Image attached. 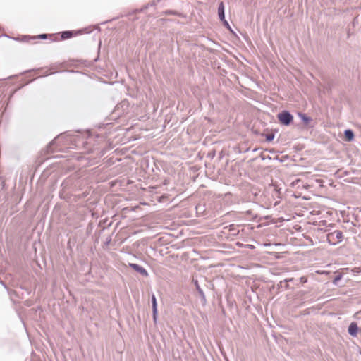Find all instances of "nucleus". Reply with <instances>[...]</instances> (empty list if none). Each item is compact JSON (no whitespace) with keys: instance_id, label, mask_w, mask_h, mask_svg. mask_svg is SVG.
I'll return each instance as SVG.
<instances>
[{"instance_id":"nucleus-1","label":"nucleus","mask_w":361,"mask_h":361,"mask_svg":"<svg viewBox=\"0 0 361 361\" xmlns=\"http://www.w3.org/2000/svg\"><path fill=\"white\" fill-rule=\"evenodd\" d=\"M342 239L343 233L339 230H335L327 235V240L331 245H336L339 243Z\"/></svg>"},{"instance_id":"nucleus-2","label":"nucleus","mask_w":361,"mask_h":361,"mask_svg":"<svg viewBox=\"0 0 361 361\" xmlns=\"http://www.w3.org/2000/svg\"><path fill=\"white\" fill-rule=\"evenodd\" d=\"M277 117H278L279 122L281 124H283L286 126L289 125L293 119V116L288 111H283L279 113L278 114Z\"/></svg>"},{"instance_id":"nucleus-3","label":"nucleus","mask_w":361,"mask_h":361,"mask_svg":"<svg viewBox=\"0 0 361 361\" xmlns=\"http://www.w3.org/2000/svg\"><path fill=\"white\" fill-rule=\"evenodd\" d=\"M129 266L133 268L134 270H135L136 271L140 273L142 275H144V276H147V271H146L145 269H144L143 267H140V265L137 264H130Z\"/></svg>"},{"instance_id":"nucleus-4","label":"nucleus","mask_w":361,"mask_h":361,"mask_svg":"<svg viewBox=\"0 0 361 361\" xmlns=\"http://www.w3.org/2000/svg\"><path fill=\"white\" fill-rule=\"evenodd\" d=\"M48 37V35L46 34H42L36 36H32V37H26L27 42L32 43V41H35L36 39H44Z\"/></svg>"},{"instance_id":"nucleus-5","label":"nucleus","mask_w":361,"mask_h":361,"mask_svg":"<svg viewBox=\"0 0 361 361\" xmlns=\"http://www.w3.org/2000/svg\"><path fill=\"white\" fill-rule=\"evenodd\" d=\"M348 332L352 336H355L357 332V326L356 323L352 322L348 327Z\"/></svg>"},{"instance_id":"nucleus-6","label":"nucleus","mask_w":361,"mask_h":361,"mask_svg":"<svg viewBox=\"0 0 361 361\" xmlns=\"http://www.w3.org/2000/svg\"><path fill=\"white\" fill-rule=\"evenodd\" d=\"M218 13L219 16L221 20H224L225 16H224V3L221 2L218 8Z\"/></svg>"},{"instance_id":"nucleus-7","label":"nucleus","mask_w":361,"mask_h":361,"mask_svg":"<svg viewBox=\"0 0 361 361\" xmlns=\"http://www.w3.org/2000/svg\"><path fill=\"white\" fill-rule=\"evenodd\" d=\"M344 134L347 141H351L354 138V134L351 130H346Z\"/></svg>"},{"instance_id":"nucleus-8","label":"nucleus","mask_w":361,"mask_h":361,"mask_svg":"<svg viewBox=\"0 0 361 361\" xmlns=\"http://www.w3.org/2000/svg\"><path fill=\"white\" fill-rule=\"evenodd\" d=\"M152 310L154 313H156V310H157V300L154 295L152 296Z\"/></svg>"},{"instance_id":"nucleus-9","label":"nucleus","mask_w":361,"mask_h":361,"mask_svg":"<svg viewBox=\"0 0 361 361\" xmlns=\"http://www.w3.org/2000/svg\"><path fill=\"white\" fill-rule=\"evenodd\" d=\"M299 116L306 124L309 123V122L311 121V118L306 116L305 114H300Z\"/></svg>"},{"instance_id":"nucleus-10","label":"nucleus","mask_w":361,"mask_h":361,"mask_svg":"<svg viewBox=\"0 0 361 361\" xmlns=\"http://www.w3.org/2000/svg\"><path fill=\"white\" fill-rule=\"evenodd\" d=\"M165 14L166 15H176V16H180L177 11H172V10H167L165 12Z\"/></svg>"},{"instance_id":"nucleus-11","label":"nucleus","mask_w":361,"mask_h":361,"mask_svg":"<svg viewBox=\"0 0 361 361\" xmlns=\"http://www.w3.org/2000/svg\"><path fill=\"white\" fill-rule=\"evenodd\" d=\"M274 137V135L273 134H269V135H267V137H266V140L269 142L273 140Z\"/></svg>"},{"instance_id":"nucleus-12","label":"nucleus","mask_w":361,"mask_h":361,"mask_svg":"<svg viewBox=\"0 0 361 361\" xmlns=\"http://www.w3.org/2000/svg\"><path fill=\"white\" fill-rule=\"evenodd\" d=\"M61 39H67L68 38V31L63 32L61 33Z\"/></svg>"},{"instance_id":"nucleus-13","label":"nucleus","mask_w":361,"mask_h":361,"mask_svg":"<svg viewBox=\"0 0 361 361\" xmlns=\"http://www.w3.org/2000/svg\"><path fill=\"white\" fill-rule=\"evenodd\" d=\"M222 21H223L224 26L226 27L228 29L231 30V27H230L228 23L225 19H224V20H222Z\"/></svg>"},{"instance_id":"nucleus-14","label":"nucleus","mask_w":361,"mask_h":361,"mask_svg":"<svg viewBox=\"0 0 361 361\" xmlns=\"http://www.w3.org/2000/svg\"><path fill=\"white\" fill-rule=\"evenodd\" d=\"M341 279V275H338L336 277H335L334 280V283L336 284L338 280Z\"/></svg>"},{"instance_id":"nucleus-15","label":"nucleus","mask_w":361,"mask_h":361,"mask_svg":"<svg viewBox=\"0 0 361 361\" xmlns=\"http://www.w3.org/2000/svg\"><path fill=\"white\" fill-rule=\"evenodd\" d=\"M157 310H156V313H154L153 312V319H154V322H157Z\"/></svg>"},{"instance_id":"nucleus-16","label":"nucleus","mask_w":361,"mask_h":361,"mask_svg":"<svg viewBox=\"0 0 361 361\" xmlns=\"http://www.w3.org/2000/svg\"><path fill=\"white\" fill-rule=\"evenodd\" d=\"M68 36L69 38L72 37L73 36H75V33L73 32V31H69Z\"/></svg>"}]
</instances>
